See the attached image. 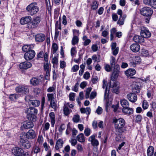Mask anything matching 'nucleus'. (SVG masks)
<instances>
[{
	"label": "nucleus",
	"mask_w": 156,
	"mask_h": 156,
	"mask_svg": "<svg viewBox=\"0 0 156 156\" xmlns=\"http://www.w3.org/2000/svg\"><path fill=\"white\" fill-rule=\"evenodd\" d=\"M113 123L114 124L115 128L117 134L120 135L124 132L125 130V126L126 122L123 119H113Z\"/></svg>",
	"instance_id": "obj_1"
},
{
	"label": "nucleus",
	"mask_w": 156,
	"mask_h": 156,
	"mask_svg": "<svg viewBox=\"0 0 156 156\" xmlns=\"http://www.w3.org/2000/svg\"><path fill=\"white\" fill-rule=\"evenodd\" d=\"M26 10L30 15L32 16L38 12L39 10V8L37 6V3L33 2L27 7Z\"/></svg>",
	"instance_id": "obj_2"
},
{
	"label": "nucleus",
	"mask_w": 156,
	"mask_h": 156,
	"mask_svg": "<svg viewBox=\"0 0 156 156\" xmlns=\"http://www.w3.org/2000/svg\"><path fill=\"white\" fill-rule=\"evenodd\" d=\"M41 21V18L39 16L33 18L30 22L27 25V27L29 29H35L38 26Z\"/></svg>",
	"instance_id": "obj_3"
},
{
	"label": "nucleus",
	"mask_w": 156,
	"mask_h": 156,
	"mask_svg": "<svg viewBox=\"0 0 156 156\" xmlns=\"http://www.w3.org/2000/svg\"><path fill=\"white\" fill-rule=\"evenodd\" d=\"M15 90L16 92L20 93L23 95H25L28 93L29 89L27 85H20L16 87Z\"/></svg>",
	"instance_id": "obj_4"
},
{
	"label": "nucleus",
	"mask_w": 156,
	"mask_h": 156,
	"mask_svg": "<svg viewBox=\"0 0 156 156\" xmlns=\"http://www.w3.org/2000/svg\"><path fill=\"white\" fill-rule=\"evenodd\" d=\"M140 14L144 16H151L153 13L152 9L148 7H144L140 9Z\"/></svg>",
	"instance_id": "obj_5"
},
{
	"label": "nucleus",
	"mask_w": 156,
	"mask_h": 156,
	"mask_svg": "<svg viewBox=\"0 0 156 156\" xmlns=\"http://www.w3.org/2000/svg\"><path fill=\"white\" fill-rule=\"evenodd\" d=\"M140 35L144 38L150 37L151 36V34L148 29L144 27H141Z\"/></svg>",
	"instance_id": "obj_6"
},
{
	"label": "nucleus",
	"mask_w": 156,
	"mask_h": 156,
	"mask_svg": "<svg viewBox=\"0 0 156 156\" xmlns=\"http://www.w3.org/2000/svg\"><path fill=\"white\" fill-rule=\"evenodd\" d=\"M35 52L32 50H30L26 52L24 55V58L27 61L33 59L35 57Z\"/></svg>",
	"instance_id": "obj_7"
},
{
	"label": "nucleus",
	"mask_w": 156,
	"mask_h": 156,
	"mask_svg": "<svg viewBox=\"0 0 156 156\" xmlns=\"http://www.w3.org/2000/svg\"><path fill=\"white\" fill-rule=\"evenodd\" d=\"M19 144L22 147L26 149L29 148L31 146L30 143L27 139L23 138L20 139Z\"/></svg>",
	"instance_id": "obj_8"
},
{
	"label": "nucleus",
	"mask_w": 156,
	"mask_h": 156,
	"mask_svg": "<svg viewBox=\"0 0 156 156\" xmlns=\"http://www.w3.org/2000/svg\"><path fill=\"white\" fill-rule=\"evenodd\" d=\"M23 152V150L18 147H15L12 149V153L16 156H21Z\"/></svg>",
	"instance_id": "obj_9"
},
{
	"label": "nucleus",
	"mask_w": 156,
	"mask_h": 156,
	"mask_svg": "<svg viewBox=\"0 0 156 156\" xmlns=\"http://www.w3.org/2000/svg\"><path fill=\"white\" fill-rule=\"evenodd\" d=\"M112 91V92L118 94L119 92V83L117 82H114L111 87Z\"/></svg>",
	"instance_id": "obj_10"
},
{
	"label": "nucleus",
	"mask_w": 156,
	"mask_h": 156,
	"mask_svg": "<svg viewBox=\"0 0 156 156\" xmlns=\"http://www.w3.org/2000/svg\"><path fill=\"white\" fill-rule=\"evenodd\" d=\"M25 112L27 114V116L37 114V110L33 107L27 108Z\"/></svg>",
	"instance_id": "obj_11"
},
{
	"label": "nucleus",
	"mask_w": 156,
	"mask_h": 156,
	"mask_svg": "<svg viewBox=\"0 0 156 156\" xmlns=\"http://www.w3.org/2000/svg\"><path fill=\"white\" fill-rule=\"evenodd\" d=\"M32 66V64L28 62H25L20 63L19 67L20 69H27L31 67Z\"/></svg>",
	"instance_id": "obj_12"
},
{
	"label": "nucleus",
	"mask_w": 156,
	"mask_h": 156,
	"mask_svg": "<svg viewBox=\"0 0 156 156\" xmlns=\"http://www.w3.org/2000/svg\"><path fill=\"white\" fill-rule=\"evenodd\" d=\"M127 98L130 101L135 102L137 100V96L134 93H130L127 95Z\"/></svg>",
	"instance_id": "obj_13"
},
{
	"label": "nucleus",
	"mask_w": 156,
	"mask_h": 156,
	"mask_svg": "<svg viewBox=\"0 0 156 156\" xmlns=\"http://www.w3.org/2000/svg\"><path fill=\"white\" fill-rule=\"evenodd\" d=\"M130 61V65L133 67L135 66L136 64H138L141 61V59L139 56L133 57Z\"/></svg>",
	"instance_id": "obj_14"
},
{
	"label": "nucleus",
	"mask_w": 156,
	"mask_h": 156,
	"mask_svg": "<svg viewBox=\"0 0 156 156\" xmlns=\"http://www.w3.org/2000/svg\"><path fill=\"white\" fill-rule=\"evenodd\" d=\"M32 18L31 16H27L22 17L20 20V22L22 25H24L26 24H27L30 22Z\"/></svg>",
	"instance_id": "obj_15"
},
{
	"label": "nucleus",
	"mask_w": 156,
	"mask_h": 156,
	"mask_svg": "<svg viewBox=\"0 0 156 156\" xmlns=\"http://www.w3.org/2000/svg\"><path fill=\"white\" fill-rule=\"evenodd\" d=\"M34 126V123L32 122L27 121L23 123V124L21 128H23L24 129H29L33 128Z\"/></svg>",
	"instance_id": "obj_16"
},
{
	"label": "nucleus",
	"mask_w": 156,
	"mask_h": 156,
	"mask_svg": "<svg viewBox=\"0 0 156 156\" xmlns=\"http://www.w3.org/2000/svg\"><path fill=\"white\" fill-rule=\"evenodd\" d=\"M140 48V45L136 43L132 44L130 46V49L132 51L134 52H138Z\"/></svg>",
	"instance_id": "obj_17"
},
{
	"label": "nucleus",
	"mask_w": 156,
	"mask_h": 156,
	"mask_svg": "<svg viewBox=\"0 0 156 156\" xmlns=\"http://www.w3.org/2000/svg\"><path fill=\"white\" fill-rule=\"evenodd\" d=\"M44 57V60L46 62H48V55L47 52L44 53L43 51H41L37 55V57L38 58H42Z\"/></svg>",
	"instance_id": "obj_18"
},
{
	"label": "nucleus",
	"mask_w": 156,
	"mask_h": 156,
	"mask_svg": "<svg viewBox=\"0 0 156 156\" xmlns=\"http://www.w3.org/2000/svg\"><path fill=\"white\" fill-rule=\"evenodd\" d=\"M45 35L42 34H37L35 36V40L37 42H42L45 39Z\"/></svg>",
	"instance_id": "obj_19"
},
{
	"label": "nucleus",
	"mask_w": 156,
	"mask_h": 156,
	"mask_svg": "<svg viewBox=\"0 0 156 156\" xmlns=\"http://www.w3.org/2000/svg\"><path fill=\"white\" fill-rule=\"evenodd\" d=\"M133 40L135 42L140 43H142L144 41V38L141 36H135L133 37Z\"/></svg>",
	"instance_id": "obj_20"
},
{
	"label": "nucleus",
	"mask_w": 156,
	"mask_h": 156,
	"mask_svg": "<svg viewBox=\"0 0 156 156\" xmlns=\"http://www.w3.org/2000/svg\"><path fill=\"white\" fill-rule=\"evenodd\" d=\"M132 91L135 94L138 93L140 92V87L136 83L134 84V83L132 85Z\"/></svg>",
	"instance_id": "obj_21"
},
{
	"label": "nucleus",
	"mask_w": 156,
	"mask_h": 156,
	"mask_svg": "<svg viewBox=\"0 0 156 156\" xmlns=\"http://www.w3.org/2000/svg\"><path fill=\"white\" fill-rule=\"evenodd\" d=\"M136 70L133 69H129L125 72V75L128 76H131L134 75L136 73Z\"/></svg>",
	"instance_id": "obj_22"
},
{
	"label": "nucleus",
	"mask_w": 156,
	"mask_h": 156,
	"mask_svg": "<svg viewBox=\"0 0 156 156\" xmlns=\"http://www.w3.org/2000/svg\"><path fill=\"white\" fill-rule=\"evenodd\" d=\"M123 113L128 115L132 114L133 112V110L132 108H129V107L123 108L122 109Z\"/></svg>",
	"instance_id": "obj_23"
},
{
	"label": "nucleus",
	"mask_w": 156,
	"mask_h": 156,
	"mask_svg": "<svg viewBox=\"0 0 156 156\" xmlns=\"http://www.w3.org/2000/svg\"><path fill=\"white\" fill-rule=\"evenodd\" d=\"M51 120V126L54 127V124L55 122V114L53 112H50L49 114Z\"/></svg>",
	"instance_id": "obj_24"
},
{
	"label": "nucleus",
	"mask_w": 156,
	"mask_h": 156,
	"mask_svg": "<svg viewBox=\"0 0 156 156\" xmlns=\"http://www.w3.org/2000/svg\"><path fill=\"white\" fill-rule=\"evenodd\" d=\"M95 137H89V140L90 141L92 145L93 146H97L99 144L98 141L96 139Z\"/></svg>",
	"instance_id": "obj_25"
},
{
	"label": "nucleus",
	"mask_w": 156,
	"mask_h": 156,
	"mask_svg": "<svg viewBox=\"0 0 156 156\" xmlns=\"http://www.w3.org/2000/svg\"><path fill=\"white\" fill-rule=\"evenodd\" d=\"M63 141L61 139H58L57 141L56 144L55 146V149L58 150L59 148H61L63 145Z\"/></svg>",
	"instance_id": "obj_26"
},
{
	"label": "nucleus",
	"mask_w": 156,
	"mask_h": 156,
	"mask_svg": "<svg viewBox=\"0 0 156 156\" xmlns=\"http://www.w3.org/2000/svg\"><path fill=\"white\" fill-rule=\"evenodd\" d=\"M39 80L36 77H34L30 80V83L33 86H36L39 83Z\"/></svg>",
	"instance_id": "obj_27"
},
{
	"label": "nucleus",
	"mask_w": 156,
	"mask_h": 156,
	"mask_svg": "<svg viewBox=\"0 0 156 156\" xmlns=\"http://www.w3.org/2000/svg\"><path fill=\"white\" fill-rule=\"evenodd\" d=\"M34 47L33 45H24L22 48L23 51L24 52H27V51L32 50Z\"/></svg>",
	"instance_id": "obj_28"
},
{
	"label": "nucleus",
	"mask_w": 156,
	"mask_h": 156,
	"mask_svg": "<svg viewBox=\"0 0 156 156\" xmlns=\"http://www.w3.org/2000/svg\"><path fill=\"white\" fill-rule=\"evenodd\" d=\"M63 112L65 115L67 116L72 112V111L71 110L69 109L66 105H64L63 106Z\"/></svg>",
	"instance_id": "obj_29"
},
{
	"label": "nucleus",
	"mask_w": 156,
	"mask_h": 156,
	"mask_svg": "<svg viewBox=\"0 0 156 156\" xmlns=\"http://www.w3.org/2000/svg\"><path fill=\"white\" fill-rule=\"evenodd\" d=\"M126 17V15L124 14L123 15L122 17H120L117 22V23L120 25H123L124 24V21Z\"/></svg>",
	"instance_id": "obj_30"
},
{
	"label": "nucleus",
	"mask_w": 156,
	"mask_h": 156,
	"mask_svg": "<svg viewBox=\"0 0 156 156\" xmlns=\"http://www.w3.org/2000/svg\"><path fill=\"white\" fill-rule=\"evenodd\" d=\"M120 103L123 108H126L129 106V103L128 101L126 99L121 100L120 101Z\"/></svg>",
	"instance_id": "obj_31"
},
{
	"label": "nucleus",
	"mask_w": 156,
	"mask_h": 156,
	"mask_svg": "<svg viewBox=\"0 0 156 156\" xmlns=\"http://www.w3.org/2000/svg\"><path fill=\"white\" fill-rule=\"evenodd\" d=\"M154 151V148L152 146H150L147 150V154L148 156H152Z\"/></svg>",
	"instance_id": "obj_32"
},
{
	"label": "nucleus",
	"mask_w": 156,
	"mask_h": 156,
	"mask_svg": "<svg viewBox=\"0 0 156 156\" xmlns=\"http://www.w3.org/2000/svg\"><path fill=\"white\" fill-rule=\"evenodd\" d=\"M119 73L112 72L111 77V80L113 81L115 80L119 76Z\"/></svg>",
	"instance_id": "obj_33"
},
{
	"label": "nucleus",
	"mask_w": 156,
	"mask_h": 156,
	"mask_svg": "<svg viewBox=\"0 0 156 156\" xmlns=\"http://www.w3.org/2000/svg\"><path fill=\"white\" fill-rule=\"evenodd\" d=\"M30 103L34 107H38L40 105V101L37 100H34L30 101Z\"/></svg>",
	"instance_id": "obj_34"
},
{
	"label": "nucleus",
	"mask_w": 156,
	"mask_h": 156,
	"mask_svg": "<svg viewBox=\"0 0 156 156\" xmlns=\"http://www.w3.org/2000/svg\"><path fill=\"white\" fill-rule=\"evenodd\" d=\"M26 136H35L36 134L34 130L30 129L26 133Z\"/></svg>",
	"instance_id": "obj_35"
},
{
	"label": "nucleus",
	"mask_w": 156,
	"mask_h": 156,
	"mask_svg": "<svg viewBox=\"0 0 156 156\" xmlns=\"http://www.w3.org/2000/svg\"><path fill=\"white\" fill-rule=\"evenodd\" d=\"M48 101L50 102L54 101V95L52 93H48L47 94Z\"/></svg>",
	"instance_id": "obj_36"
},
{
	"label": "nucleus",
	"mask_w": 156,
	"mask_h": 156,
	"mask_svg": "<svg viewBox=\"0 0 156 156\" xmlns=\"http://www.w3.org/2000/svg\"><path fill=\"white\" fill-rule=\"evenodd\" d=\"M109 89V88H108V89L107 86H106L104 94V99L106 100V102H108V96Z\"/></svg>",
	"instance_id": "obj_37"
},
{
	"label": "nucleus",
	"mask_w": 156,
	"mask_h": 156,
	"mask_svg": "<svg viewBox=\"0 0 156 156\" xmlns=\"http://www.w3.org/2000/svg\"><path fill=\"white\" fill-rule=\"evenodd\" d=\"M115 58L113 56H111L110 63L112 67H113V66L115 65Z\"/></svg>",
	"instance_id": "obj_38"
},
{
	"label": "nucleus",
	"mask_w": 156,
	"mask_h": 156,
	"mask_svg": "<svg viewBox=\"0 0 156 156\" xmlns=\"http://www.w3.org/2000/svg\"><path fill=\"white\" fill-rule=\"evenodd\" d=\"M19 98V95L16 94H12L10 95L9 98L12 101H15Z\"/></svg>",
	"instance_id": "obj_39"
},
{
	"label": "nucleus",
	"mask_w": 156,
	"mask_h": 156,
	"mask_svg": "<svg viewBox=\"0 0 156 156\" xmlns=\"http://www.w3.org/2000/svg\"><path fill=\"white\" fill-rule=\"evenodd\" d=\"M28 119L30 120L31 122H35L37 120V118L35 115H34L27 116Z\"/></svg>",
	"instance_id": "obj_40"
},
{
	"label": "nucleus",
	"mask_w": 156,
	"mask_h": 156,
	"mask_svg": "<svg viewBox=\"0 0 156 156\" xmlns=\"http://www.w3.org/2000/svg\"><path fill=\"white\" fill-rule=\"evenodd\" d=\"M79 41V39L78 37L76 36H74L72 39V44L74 45L77 44Z\"/></svg>",
	"instance_id": "obj_41"
},
{
	"label": "nucleus",
	"mask_w": 156,
	"mask_h": 156,
	"mask_svg": "<svg viewBox=\"0 0 156 156\" xmlns=\"http://www.w3.org/2000/svg\"><path fill=\"white\" fill-rule=\"evenodd\" d=\"M116 31V30L115 28H112L110 30V40L112 41L114 38V35Z\"/></svg>",
	"instance_id": "obj_42"
},
{
	"label": "nucleus",
	"mask_w": 156,
	"mask_h": 156,
	"mask_svg": "<svg viewBox=\"0 0 156 156\" xmlns=\"http://www.w3.org/2000/svg\"><path fill=\"white\" fill-rule=\"evenodd\" d=\"M75 138V137H72L69 140V141L72 146H75L77 143V138L76 137V139Z\"/></svg>",
	"instance_id": "obj_43"
},
{
	"label": "nucleus",
	"mask_w": 156,
	"mask_h": 156,
	"mask_svg": "<svg viewBox=\"0 0 156 156\" xmlns=\"http://www.w3.org/2000/svg\"><path fill=\"white\" fill-rule=\"evenodd\" d=\"M50 102V105L52 108L54 109V111H55L57 108V106L56 103L54 101H51Z\"/></svg>",
	"instance_id": "obj_44"
},
{
	"label": "nucleus",
	"mask_w": 156,
	"mask_h": 156,
	"mask_svg": "<svg viewBox=\"0 0 156 156\" xmlns=\"http://www.w3.org/2000/svg\"><path fill=\"white\" fill-rule=\"evenodd\" d=\"M120 67L119 65L117 64L114 66V68L112 72L119 73Z\"/></svg>",
	"instance_id": "obj_45"
},
{
	"label": "nucleus",
	"mask_w": 156,
	"mask_h": 156,
	"mask_svg": "<svg viewBox=\"0 0 156 156\" xmlns=\"http://www.w3.org/2000/svg\"><path fill=\"white\" fill-rule=\"evenodd\" d=\"M91 90L92 88L90 87L87 88V89L85 94V97L86 99H87L89 98Z\"/></svg>",
	"instance_id": "obj_46"
},
{
	"label": "nucleus",
	"mask_w": 156,
	"mask_h": 156,
	"mask_svg": "<svg viewBox=\"0 0 156 156\" xmlns=\"http://www.w3.org/2000/svg\"><path fill=\"white\" fill-rule=\"evenodd\" d=\"M76 50L75 47H73L71 49V55L72 58H73L74 55L76 54Z\"/></svg>",
	"instance_id": "obj_47"
},
{
	"label": "nucleus",
	"mask_w": 156,
	"mask_h": 156,
	"mask_svg": "<svg viewBox=\"0 0 156 156\" xmlns=\"http://www.w3.org/2000/svg\"><path fill=\"white\" fill-rule=\"evenodd\" d=\"M75 94L74 93H71L69 95V100L70 101H74L75 100L74 98Z\"/></svg>",
	"instance_id": "obj_48"
},
{
	"label": "nucleus",
	"mask_w": 156,
	"mask_h": 156,
	"mask_svg": "<svg viewBox=\"0 0 156 156\" xmlns=\"http://www.w3.org/2000/svg\"><path fill=\"white\" fill-rule=\"evenodd\" d=\"M112 66L108 64H106L105 66V70L108 72H109L112 70Z\"/></svg>",
	"instance_id": "obj_49"
},
{
	"label": "nucleus",
	"mask_w": 156,
	"mask_h": 156,
	"mask_svg": "<svg viewBox=\"0 0 156 156\" xmlns=\"http://www.w3.org/2000/svg\"><path fill=\"white\" fill-rule=\"evenodd\" d=\"M148 103L146 100H144L142 104V107L144 109H147L148 107Z\"/></svg>",
	"instance_id": "obj_50"
},
{
	"label": "nucleus",
	"mask_w": 156,
	"mask_h": 156,
	"mask_svg": "<svg viewBox=\"0 0 156 156\" xmlns=\"http://www.w3.org/2000/svg\"><path fill=\"white\" fill-rule=\"evenodd\" d=\"M91 7L93 10H96L98 8V5L96 1H94L92 3Z\"/></svg>",
	"instance_id": "obj_51"
},
{
	"label": "nucleus",
	"mask_w": 156,
	"mask_h": 156,
	"mask_svg": "<svg viewBox=\"0 0 156 156\" xmlns=\"http://www.w3.org/2000/svg\"><path fill=\"white\" fill-rule=\"evenodd\" d=\"M52 47L53 53H55L58 49L57 45L55 43H53Z\"/></svg>",
	"instance_id": "obj_52"
},
{
	"label": "nucleus",
	"mask_w": 156,
	"mask_h": 156,
	"mask_svg": "<svg viewBox=\"0 0 156 156\" xmlns=\"http://www.w3.org/2000/svg\"><path fill=\"white\" fill-rule=\"evenodd\" d=\"M80 119V116L78 115H75L73 119V122L76 123L78 122Z\"/></svg>",
	"instance_id": "obj_53"
},
{
	"label": "nucleus",
	"mask_w": 156,
	"mask_h": 156,
	"mask_svg": "<svg viewBox=\"0 0 156 156\" xmlns=\"http://www.w3.org/2000/svg\"><path fill=\"white\" fill-rule=\"evenodd\" d=\"M142 119V117L140 115H138L136 117L135 121L136 122H140L141 121Z\"/></svg>",
	"instance_id": "obj_54"
},
{
	"label": "nucleus",
	"mask_w": 156,
	"mask_h": 156,
	"mask_svg": "<svg viewBox=\"0 0 156 156\" xmlns=\"http://www.w3.org/2000/svg\"><path fill=\"white\" fill-rule=\"evenodd\" d=\"M141 54L143 56H146L148 55V51L145 49H143L141 50Z\"/></svg>",
	"instance_id": "obj_55"
},
{
	"label": "nucleus",
	"mask_w": 156,
	"mask_h": 156,
	"mask_svg": "<svg viewBox=\"0 0 156 156\" xmlns=\"http://www.w3.org/2000/svg\"><path fill=\"white\" fill-rule=\"evenodd\" d=\"M48 62L44 63V68L45 71L50 70L49 68V65Z\"/></svg>",
	"instance_id": "obj_56"
},
{
	"label": "nucleus",
	"mask_w": 156,
	"mask_h": 156,
	"mask_svg": "<svg viewBox=\"0 0 156 156\" xmlns=\"http://www.w3.org/2000/svg\"><path fill=\"white\" fill-rule=\"evenodd\" d=\"M90 130L89 128H86L84 130V133L86 136H89L90 134Z\"/></svg>",
	"instance_id": "obj_57"
},
{
	"label": "nucleus",
	"mask_w": 156,
	"mask_h": 156,
	"mask_svg": "<svg viewBox=\"0 0 156 156\" xmlns=\"http://www.w3.org/2000/svg\"><path fill=\"white\" fill-rule=\"evenodd\" d=\"M100 56L98 55V58L97 59L98 57L96 55H94L92 57L93 60H94L95 62L97 61L98 62H100Z\"/></svg>",
	"instance_id": "obj_58"
},
{
	"label": "nucleus",
	"mask_w": 156,
	"mask_h": 156,
	"mask_svg": "<svg viewBox=\"0 0 156 156\" xmlns=\"http://www.w3.org/2000/svg\"><path fill=\"white\" fill-rule=\"evenodd\" d=\"M79 83L77 82L74 86L73 88H72V90L74 91L75 92H76L78 91V87Z\"/></svg>",
	"instance_id": "obj_59"
},
{
	"label": "nucleus",
	"mask_w": 156,
	"mask_h": 156,
	"mask_svg": "<svg viewBox=\"0 0 156 156\" xmlns=\"http://www.w3.org/2000/svg\"><path fill=\"white\" fill-rule=\"evenodd\" d=\"M55 89V86H52L49 87L47 90V91L48 92H52L54 91Z\"/></svg>",
	"instance_id": "obj_60"
},
{
	"label": "nucleus",
	"mask_w": 156,
	"mask_h": 156,
	"mask_svg": "<svg viewBox=\"0 0 156 156\" xmlns=\"http://www.w3.org/2000/svg\"><path fill=\"white\" fill-rule=\"evenodd\" d=\"M50 126V124L49 123H46L44 126L43 130L46 131L48 129Z\"/></svg>",
	"instance_id": "obj_61"
},
{
	"label": "nucleus",
	"mask_w": 156,
	"mask_h": 156,
	"mask_svg": "<svg viewBox=\"0 0 156 156\" xmlns=\"http://www.w3.org/2000/svg\"><path fill=\"white\" fill-rule=\"evenodd\" d=\"M58 58L57 57H54L53 58L52 62L53 64H57L58 63Z\"/></svg>",
	"instance_id": "obj_62"
},
{
	"label": "nucleus",
	"mask_w": 156,
	"mask_h": 156,
	"mask_svg": "<svg viewBox=\"0 0 156 156\" xmlns=\"http://www.w3.org/2000/svg\"><path fill=\"white\" fill-rule=\"evenodd\" d=\"M40 149L37 145L34 147V152L35 153H37L40 152Z\"/></svg>",
	"instance_id": "obj_63"
},
{
	"label": "nucleus",
	"mask_w": 156,
	"mask_h": 156,
	"mask_svg": "<svg viewBox=\"0 0 156 156\" xmlns=\"http://www.w3.org/2000/svg\"><path fill=\"white\" fill-rule=\"evenodd\" d=\"M150 6L154 9H156V0H152Z\"/></svg>",
	"instance_id": "obj_64"
}]
</instances>
